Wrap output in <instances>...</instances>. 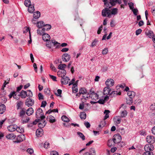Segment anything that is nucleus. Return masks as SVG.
Here are the masks:
<instances>
[{
	"label": "nucleus",
	"instance_id": "obj_1",
	"mask_svg": "<svg viewBox=\"0 0 155 155\" xmlns=\"http://www.w3.org/2000/svg\"><path fill=\"white\" fill-rule=\"evenodd\" d=\"M105 8L102 11V15L103 17H107L109 18L111 17V10H110L108 6H104Z\"/></svg>",
	"mask_w": 155,
	"mask_h": 155
},
{
	"label": "nucleus",
	"instance_id": "obj_2",
	"mask_svg": "<svg viewBox=\"0 0 155 155\" xmlns=\"http://www.w3.org/2000/svg\"><path fill=\"white\" fill-rule=\"evenodd\" d=\"M103 1L104 2V6H108L109 8L115 6L117 3L116 0H110L109 2L107 0H103Z\"/></svg>",
	"mask_w": 155,
	"mask_h": 155
},
{
	"label": "nucleus",
	"instance_id": "obj_3",
	"mask_svg": "<svg viewBox=\"0 0 155 155\" xmlns=\"http://www.w3.org/2000/svg\"><path fill=\"white\" fill-rule=\"evenodd\" d=\"M36 116L37 118H40L41 119H43L45 118V116L43 115V113L41 108H38L36 111Z\"/></svg>",
	"mask_w": 155,
	"mask_h": 155
},
{
	"label": "nucleus",
	"instance_id": "obj_4",
	"mask_svg": "<svg viewBox=\"0 0 155 155\" xmlns=\"http://www.w3.org/2000/svg\"><path fill=\"white\" fill-rule=\"evenodd\" d=\"M121 140V137L119 134H115L113 137L112 140L114 143H120Z\"/></svg>",
	"mask_w": 155,
	"mask_h": 155
},
{
	"label": "nucleus",
	"instance_id": "obj_5",
	"mask_svg": "<svg viewBox=\"0 0 155 155\" xmlns=\"http://www.w3.org/2000/svg\"><path fill=\"white\" fill-rule=\"evenodd\" d=\"M51 43L53 44L54 45H55L57 47L59 46L60 45V43L56 41L55 40H51V41L47 42L46 45V46L49 49H50L51 48Z\"/></svg>",
	"mask_w": 155,
	"mask_h": 155
},
{
	"label": "nucleus",
	"instance_id": "obj_6",
	"mask_svg": "<svg viewBox=\"0 0 155 155\" xmlns=\"http://www.w3.org/2000/svg\"><path fill=\"white\" fill-rule=\"evenodd\" d=\"M16 140L13 141L14 143H20L25 140V136L23 134H20L16 137Z\"/></svg>",
	"mask_w": 155,
	"mask_h": 155
},
{
	"label": "nucleus",
	"instance_id": "obj_7",
	"mask_svg": "<svg viewBox=\"0 0 155 155\" xmlns=\"http://www.w3.org/2000/svg\"><path fill=\"white\" fill-rule=\"evenodd\" d=\"M88 94H90L89 97L92 99L95 100L98 98V94L94 92V91H92V89L89 90Z\"/></svg>",
	"mask_w": 155,
	"mask_h": 155
},
{
	"label": "nucleus",
	"instance_id": "obj_8",
	"mask_svg": "<svg viewBox=\"0 0 155 155\" xmlns=\"http://www.w3.org/2000/svg\"><path fill=\"white\" fill-rule=\"evenodd\" d=\"M62 60L65 62L69 61L71 58L70 55L67 53H64L63 54L61 57Z\"/></svg>",
	"mask_w": 155,
	"mask_h": 155
},
{
	"label": "nucleus",
	"instance_id": "obj_9",
	"mask_svg": "<svg viewBox=\"0 0 155 155\" xmlns=\"http://www.w3.org/2000/svg\"><path fill=\"white\" fill-rule=\"evenodd\" d=\"M70 81V79L68 77L66 76H64L61 78V82L62 84H67Z\"/></svg>",
	"mask_w": 155,
	"mask_h": 155
},
{
	"label": "nucleus",
	"instance_id": "obj_10",
	"mask_svg": "<svg viewBox=\"0 0 155 155\" xmlns=\"http://www.w3.org/2000/svg\"><path fill=\"white\" fill-rule=\"evenodd\" d=\"M34 101L31 98H27L25 101V105L28 107L31 106L34 104Z\"/></svg>",
	"mask_w": 155,
	"mask_h": 155
},
{
	"label": "nucleus",
	"instance_id": "obj_11",
	"mask_svg": "<svg viewBox=\"0 0 155 155\" xmlns=\"http://www.w3.org/2000/svg\"><path fill=\"white\" fill-rule=\"evenodd\" d=\"M114 84V80L111 79H108L105 82L106 85L107 87H111Z\"/></svg>",
	"mask_w": 155,
	"mask_h": 155
},
{
	"label": "nucleus",
	"instance_id": "obj_12",
	"mask_svg": "<svg viewBox=\"0 0 155 155\" xmlns=\"http://www.w3.org/2000/svg\"><path fill=\"white\" fill-rule=\"evenodd\" d=\"M153 145L151 144L146 145L144 147V150L146 151H152L153 150Z\"/></svg>",
	"mask_w": 155,
	"mask_h": 155
},
{
	"label": "nucleus",
	"instance_id": "obj_13",
	"mask_svg": "<svg viewBox=\"0 0 155 155\" xmlns=\"http://www.w3.org/2000/svg\"><path fill=\"white\" fill-rule=\"evenodd\" d=\"M146 140L148 143H153L155 141L154 137L153 136H148L147 137Z\"/></svg>",
	"mask_w": 155,
	"mask_h": 155
},
{
	"label": "nucleus",
	"instance_id": "obj_14",
	"mask_svg": "<svg viewBox=\"0 0 155 155\" xmlns=\"http://www.w3.org/2000/svg\"><path fill=\"white\" fill-rule=\"evenodd\" d=\"M7 128L9 131L13 132L16 130L17 125L15 124L10 125Z\"/></svg>",
	"mask_w": 155,
	"mask_h": 155
},
{
	"label": "nucleus",
	"instance_id": "obj_15",
	"mask_svg": "<svg viewBox=\"0 0 155 155\" xmlns=\"http://www.w3.org/2000/svg\"><path fill=\"white\" fill-rule=\"evenodd\" d=\"M66 74V71L64 69L59 71L57 72L58 75V76L61 78L65 76Z\"/></svg>",
	"mask_w": 155,
	"mask_h": 155
},
{
	"label": "nucleus",
	"instance_id": "obj_16",
	"mask_svg": "<svg viewBox=\"0 0 155 155\" xmlns=\"http://www.w3.org/2000/svg\"><path fill=\"white\" fill-rule=\"evenodd\" d=\"M39 123L38 124V127L40 128L44 127L46 125V122L45 121L42 119L40 120Z\"/></svg>",
	"mask_w": 155,
	"mask_h": 155
},
{
	"label": "nucleus",
	"instance_id": "obj_17",
	"mask_svg": "<svg viewBox=\"0 0 155 155\" xmlns=\"http://www.w3.org/2000/svg\"><path fill=\"white\" fill-rule=\"evenodd\" d=\"M111 91V89L109 87H105L103 90V94L104 95H107L110 93V92Z\"/></svg>",
	"mask_w": 155,
	"mask_h": 155
},
{
	"label": "nucleus",
	"instance_id": "obj_18",
	"mask_svg": "<svg viewBox=\"0 0 155 155\" xmlns=\"http://www.w3.org/2000/svg\"><path fill=\"white\" fill-rule=\"evenodd\" d=\"M43 40L45 41H48L50 39V36L47 33H44L42 35Z\"/></svg>",
	"mask_w": 155,
	"mask_h": 155
},
{
	"label": "nucleus",
	"instance_id": "obj_19",
	"mask_svg": "<svg viewBox=\"0 0 155 155\" xmlns=\"http://www.w3.org/2000/svg\"><path fill=\"white\" fill-rule=\"evenodd\" d=\"M18 96L17 95L16 92L15 91L11 92L8 95L9 98H11L13 97L16 100H18V97H19V95H18Z\"/></svg>",
	"mask_w": 155,
	"mask_h": 155
},
{
	"label": "nucleus",
	"instance_id": "obj_20",
	"mask_svg": "<svg viewBox=\"0 0 155 155\" xmlns=\"http://www.w3.org/2000/svg\"><path fill=\"white\" fill-rule=\"evenodd\" d=\"M43 130L42 129H38L36 131V135L38 137H41L43 134Z\"/></svg>",
	"mask_w": 155,
	"mask_h": 155
},
{
	"label": "nucleus",
	"instance_id": "obj_21",
	"mask_svg": "<svg viewBox=\"0 0 155 155\" xmlns=\"http://www.w3.org/2000/svg\"><path fill=\"white\" fill-rule=\"evenodd\" d=\"M26 110L24 108H22L21 109L19 113V116L21 118L23 117L25 115Z\"/></svg>",
	"mask_w": 155,
	"mask_h": 155
},
{
	"label": "nucleus",
	"instance_id": "obj_22",
	"mask_svg": "<svg viewBox=\"0 0 155 155\" xmlns=\"http://www.w3.org/2000/svg\"><path fill=\"white\" fill-rule=\"evenodd\" d=\"M121 93L120 92H118L117 91H114L109 94V96L111 97H113L117 95H120Z\"/></svg>",
	"mask_w": 155,
	"mask_h": 155
},
{
	"label": "nucleus",
	"instance_id": "obj_23",
	"mask_svg": "<svg viewBox=\"0 0 155 155\" xmlns=\"http://www.w3.org/2000/svg\"><path fill=\"white\" fill-rule=\"evenodd\" d=\"M16 136L13 133L8 134L6 136V137L9 140L14 139L16 138Z\"/></svg>",
	"mask_w": 155,
	"mask_h": 155
},
{
	"label": "nucleus",
	"instance_id": "obj_24",
	"mask_svg": "<svg viewBox=\"0 0 155 155\" xmlns=\"http://www.w3.org/2000/svg\"><path fill=\"white\" fill-rule=\"evenodd\" d=\"M44 27L41 29L42 31L44 33V31H48L50 30L51 28V25L48 24L45 25L44 26Z\"/></svg>",
	"mask_w": 155,
	"mask_h": 155
},
{
	"label": "nucleus",
	"instance_id": "obj_25",
	"mask_svg": "<svg viewBox=\"0 0 155 155\" xmlns=\"http://www.w3.org/2000/svg\"><path fill=\"white\" fill-rule=\"evenodd\" d=\"M34 112V110L32 108L30 107L26 110V113L28 116H30Z\"/></svg>",
	"mask_w": 155,
	"mask_h": 155
},
{
	"label": "nucleus",
	"instance_id": "obj_26",
	"mask_svg": "<svg viewBox=\"0 0 155 155\" xmlns=\"http://www.w3.org/2000/svg\"><path fill=\"white\" fill-rule=\"evenodd\" d=\"M6 107L5 105L2 104L0 105V114H2L5 112L6 110Z\"/></svg>",
	"mask_w": 155,
	"mask_h": 155
},
{
	"label": "nucleus",
	"instance_id": "obj_27",
	"mask_svg": "<svg viewBox=\"0 0 155 155\" xmlns=\"http://www.w3.org/2000/svg\"><path fill=\"white\" fill-rule=\"evenodd\" d=\"M127 95L130 98H133L135 96V93L133 91H129L127 93Z\"/></svg>",
	"mask_w": 155,
	"mask_h": 155
},
{
	"label": "nucleus",
	"instance_id": "obj_28",
	"mask_svg": "<svg viewBox=\"0 0 155 155\" xmlns=\"http://www.w3.org/2000/svg\"><path fill=\"white\" fill-rule=\"evenodd\" d=\"M27 91L22 90L20 93V95L21 98H24L27 97Z\"/></svg>",
	"mask_w": 155,
	"mask_h": 155
},
{
	"label": "nucleus",
	"instance_id": "obj_29",
	"mask_svg": "<svg viewBox=\"0 0 155 155\" xmlns=\"http://www.w3.org/2000/svg\"><path fill=\"white\" fill-rule=\"evenodd\" d=\"M41 15V14L40 12L37 11L34 13L33 17L35 19H38L40 17Z\"/></svg>",
	"mask_w": 155,
	"mask_h": 155
},
{
	"label": "nucleus",
	"instance_id": "obj_30",
	"mask_svg": "<svg viewBox=\"0 0 155 155\" xmlns=\"http://www.w3.org/2000/svg\"><path fill=\"white\" fill-rule=\"evenodd\" d=\"M47 120H49V121L51 123L54 122L56 121L54 117L51 115H49V116H48L47 117Z\"/></svg>",
	"mask_w": 155,
	"mask_h": 155
},
{
	"label": "nucleus",
	"instance_id": "obj_31",
	"mask_svg": "<svg viewBox=\"0 0 155 155\" xmlns=\"http://www.w3.org/2000/svg\"><path fill=\"white\" fill-rule=\"evenodd\" d=\"M146 34L150 38H152L154 36L153 31H149L147 32H146Z\"/></svg>",
	"mask_w": 155,
	"mask_h": 155
},
{
	"label": "nucleus",
	"instance_id": "obj_32",
	"mask_svg": "<svg viewBox=\"0 0 155 155\" xmlns=\"http://www.w3.org/2000/svg\"><path fill=\"white\" fill-rule=\"evenodd\" d=\"M23 102L21 101H18L17 103V110L21 109V107L23 105Z\"/></svg>",
	"mask_w": 155,
	"mask_h": 155
},
{
	"label": "nucleus",
	"instance_id": "obj_33",
	"mask_svg": "<svg viewBox=\"0 0 155 155\" xmlns=\"http://www.w3.org/2000/svg\"><path fill=\"white\" fill-rule=\"evenodd\" d=\"M29 118L28 117H24L22 118V123L23 124L27 123L29 121Z\"/></svg>",
	"mask_w": 155,
	"mask_h": 155
},
{
	"label": "nucleus",
	"instance_id": "obj_34",
	"mask_svg": "<svg viewBox=\"0 0 155 155\" xmlns=\"http://www.w3.org/2000/svg\"><path fill=\"white\" fill-rule=\"evenodd\" d=\"M106 124V122L105 120H103L101 121L100 124L98 125V127L99 128H102L104 127Z\"/></svg>",
	"mask_w": 155,
	"mask_h": 155
},
{
	"label": "nucleus",
	"instance_id": "obj_35",
	"mask_svg": "<svg viewBox=\"0 0 155 155\" xmlns=\"http://www.w3.org/2000/svg\"><path fill=\"white\" fill-rule=\"evenodd\" d=\"M127 114V112L126 110L122 111L120 114V117L122 118L126 117Z\"/></svg>",
	"mask_w": 155,
	"mask_h": 155
},
{
	"label": "nucleus",
	"instance_id": "obj_36",
	"mask_svg": "<svg viewBox=\"0 0 155 155\" xmlns=\"http://www.w3.org/2000/svg\"><path fill=\"white\" fill-rule=\"evenodd\" d=\"M109 113L110 111L109 110H105L104 113L105 114V115L104 116V120H105L107 119L109 117V115L108 114Z\"/></svg>",
	"mask_w": 155,
	"mask_h": 155
},
{
	"label": "nucleus",
	"instance_id": "obj_37",
	"mask_svg": "<svg viewBox=\"0 0 155 155\" xmlns=\"http://www.w3.org/2000/svg\"><path fill=\"white\" fill-rule=\"evenodd\" d=\"M117 11L118 9L116 8H114L112 9L111 11L110 12L111 15H115L117 14L118 12Z\"/></svg>",
	"mask_w": 155,
	"mask_h": 155
},
{
	"label": "nucleus",
	"instance_id": "obj_38",
	"mask_svg": "<svg viewBox=\"0 0 155 155\" xmlns=\"http://www.w3.org/2000/svg\"><path fill=\"white\" fill-rule=\"evenodd\" d=\"M79 93L81 94H86L87 93V91L85 88H81L79 91Z\"/></svg>",
	"mask_w": 155,
	"mask_h": 155
},
{
	"label": "nucleus",
	"instance_id": "obj_39",
	"mask_svg": "<svg viewBox=\"0 0 155 155\" xmlns=\"http://www.w3.org/2000/svg\"><path fill=\"white\" fill-rule=\"evenodd\" d=\"M45 25L44 24L43 21H42L37 22V26L39 28H41L42 26H43Z\"/></svg>",
	"mask_w": 155,
	"mask_h": 155
},
{
	"label": "nucleus",
	"instance_id": "obj_40",
	"mask_svg": "<svg viewBox=\"0 0 155 155\" xmlns=\"http://www.w3.org/2000/svg\"><path fill=\"white\" fill-rule=\"evenodd\" d=\"M61 119L62 121L65 122H68L70 121L69 118L65 115L61 117Z\"/></svg>",
	"mask_w": 155,
	"mask_h": 155
},
{
	"label": "nucleus",
	"instance_id": "obj_41",
	"mask_svg": "<svg viewBox=\"0 0 155 155\" xmlns=\"http://www.w3.org/2000/svg\"><path fill=\"white\" fill-rule=\"evenodd\" d=\"M24 4L26 7H29L31 5L30 0H25L24 2Z\"/></svg>",
	"mask_w": 155,
	"mask_h": 155
},
{
	"label": "nucleus",
	"instance_id": "obj_42",
	"mask_svg": "<svg viewBox=\"0 0 155 155\" xmlns=\"http://www.w3.org/2000/svg\"><path fill=\"white\" fill-rule=\"evenodd\" d=\"M28 10L29 12L32 13L35 10L34 6H32L31 5L30 6L28 7Z\"/></svg>",
	"mask_w": 155,
	"mask_h": 155
},
{
	"label": "nucleus",
	"instance_id": "obj_43",
	"mask_svg": "<svg viewBox=\"0 0 155 155\" xmlns=\"http://www.w3.org/2000/svg\"><path fill=\"white\" fill-rule=\"evenodd\" d=\"M16 130L18 132L20 133H22L24 132V128L22 127H18L17 126V129Z\"/></svg>",
	"mask_w": 155,
	"mask_h": 155
},
{
	"label": "nucleus",
	"instance_id": "obj_44",
	"mask_svg": "<svg viewBox=\"0 0 155 155\" xmlns=\"http://www.w3.org/2000/svg\"><path fill=\"white\" fill-rule=\"evenodd\" d=\"M114 143L113 142V140H112L111 139L109 140H108L107 142V145L108 147H111L112 146H113L114 145Z\"/></svg>",
	"mask_w": 155,
	"mask_h": 155
},
{
	"label": "nucleus",
	"instance_id": "obj_45",
	"mask_svg": "<svg viewBox=\"0 0 155 155\" xmlns=\"http://www.w3.org/2000/svg\"><path fill=\"white\" fill-rule=\"evenodd\" d=\"M80 117L81 119H85L86 117V114L85 112H82L81 113Z\"/></svg>",
	"mask_w": 155,
	"mask_h": 155
},
{
	"label": "nucleus",
	"instance_id": "obj_46",
	"mask_svg": "<svg viewBox=\"0 0 155 155\" xmlns=\"http://www.w3.org/2000/svg\"><path fill=\"white\" fill-rule=\"evenodd\" d=\"M77 134L83 140H85V137L82 133L80 132H78L77 133Z\"/></svg>",
	"mask_w": 155,
	"mask_h": 155
},
{
	"label": "nucleus",
	"instance_id": "obj_47",
	"mask_svg": "<svg viewBox=\"0 0 155 155\" xmlns=\"http://www.w3.org/2000/svg\"><path fill=\"white\" fill-rule=\"evenodd\" d=\"M27 97L29 98L31 97L32 96L33 94L32 92L30 90H28L27 91Z\"/></svg>",
	"mask_w": 155,
	"mask_h": 155
},
{
	"label": "nucleus",
	"instance_id": "obj_48",
	"mask_svg": "<svg viewBox=\"0 0 155 155\" xmlns=\"http://www.w3.org/2000/svg\"><path fill=\"white\" fill-rule=\"evenodd\" d=\"M126 103L127 104L130 105L132 104L133 103V98L129 97L128 99H127Z\"/></svg>",
	"mask_w": 155,
	"mask_h": 155
},
{
	"label": "nucleus",
	"instance_id": "obj_49",
	"mask_svg": "<svg viewBox=\"0 0 155 155\" xmlns=\"http://www.w3.org/2000/svg\"><path fill=\"white\" fill-rule=\"evenodd\" d=\"M66 65L65 64H59L58 67V68L61 70H63L66 67Z\"/></svg>",
	"mask_w": 155,
	"mask_h": 155
},
{
	"label": "nucleus",
	"instance_id": "obj_50",
	"mask_svg": "<svg viewBox=\"0 0 155 155\" xmlns=\"http://www.w3.org/2000/svg\"><path fill=\"white\" fill-rule=\"evenodd\" d=\"M89 153H91V155H95V152L94 148H91L89 151Z\"/></svg>",
	"mask_w": 155,
	"mask_h": 155
},
{
	"label": "nucleus",
	"instance_id": "obj_51",
	"mask_svg": "<svg viewBox=\"0 0 155 155\" xmlns=\"http://www.w3.org/2000/svg\"><path fill=\"white\" fill-rule=\"evenodd\" d=\"M98 42V41L96 39H95L92 42L91 46L93 47L95 46L97 44V43Z\"/></svg>",
	"mask_w": 155,
	"mask_h": 155
},
{
	"label": "nucleus",
	"instance_id": "obj_52",
	"mask_svg": "<svg viewBox=\"0 0 155 155\" xmlns=\"http://www.w3.org/2000/svg\"><path fill=\"white\" fill-rule=\"evenodd\" d=\"M108 51V48H105L103 50L102 52V54L103 55L106 54H107Z\"/></svg>",
	"mask_w": 155,
	"mask_h": 155
},
{
	"label": "nucleus",
	"instance_id": "obj_53",
	"mask_svg": "<svg viewBox=\"0 0 155 155\" xmlns=\"http://www.w3.org/2000/svg\"><path fill=\"white\" fill-rule=\"evenodd\" d=\"M44 92L47 95H50V91L48 89V88H46L45 89Z\"/></svg>",
	"mask_w": 155,
	"mask_h": 155
},
{
	"label": "nucleus",
	"instance_id": "obj_54",
	"mask_svg": "<svg viewBox=\"0 0 155 155\" xmlns=\"http://www.w3.org/2000/svg\"><path fill=\"white\" fill-rule=\"evenodd\" d=\"M38 99L40 100H41L44 99L43 95L41 93H39L38 94Z\"/></svg>",
	"mask_w": 155,
	"mask_h": 155
},
{
	"label": "nucleus",
	"instance_id": "obj_55",
	"mask_svg": "<svg viewBox=\"0 0 155 155\" xmlns=\"http://www.w3.org/2000/svg\"><path fill=\"white\" fill-rule=\"evenodd\" d=\"M134 15H137L138 14V10L137 8H133V9H132Z\"/></svg>",
	"mask_w": 155,
	"mask_h": 155
},
{
	"label": "nucleus",
	"instance_id": "obj_56",
	"mask_svg": "<svg viewBox=\"0 0 155 155\" xmlns=\"http://www.w3.org/2000/svg\"><path fill=\"white\" fill-rule=\"evenodd\" d=\"M143 155H153V153L150 151H146L143 153Z\"/></svg>",
	"mask_w": 155,
	"mask_h": 155
},
{
	"label": "nucleus",
	"instance_id": "obj_57",
	"mask_svg": "<svg viewBox=\"0 0 155 155\" xmlns=\"http://www.w3.org/2000/svg\"><path fill=\"white\" fill-rule=\"evenodd\" d=\"M142 30L141 29H139L137 30L136 31V35H137L140 34L142 32Z\"/></svg>",
	"mask_w": 155,
	"mask_h": 155
},
{
	"label": "nucleus",
	"instance_id": "obj_58",
	"mask_svg": "<svg viewBox=\"0 0 155 155\" xmlns=\"http://www.w3.org/2000/svg\"><path fill=\"white\" fill-rule=\"evenodd\" d=\"M129 7L131 9H133L134 8V4L132 2H130L128 3Z\"/></svg>",
	"mask_w": 155,
	"mask_h": 155
},
{
	"label": "nucleus",
	"instance_id": "obj_59",
	"mask_svg": "<svg viewBox=\"0 0 155 155\" xmlns=\"http://www.w3.org/2000/svg\"><path fill=\"white\" fill-rule=\"evenodd\" d=\"M47 104V102L45 101H43L42 102L41 107H45Z\"/></svg>",
	"mask_w": 155,
	"mask_h": 155
},
{
	"label": "nucleus",
	"instance_id": "obj_60",
	"mask_svg": "<svg viewBox=\"0 0 155 155\" xmlns=\"http://www.w3.org/2000/svg\"><path fill=\"white\" fill-rule=\"evenodd\" d=\"M37 31L38 34H39V35H43V34H44V33L42 31L41 29H38L37 30Z\"/></svg>",
	"mask_w": 155,
	"mask_h": 155
},
{
	"label": "nucleus",
	"instance_id": "obj_61",
	"mask_svg": "<svg viewBox=\"0 0 155 155\" xmlns=\"http://www.w3.org/2000/svg\"><path fill=\"white\" fill-rule=\"evenodd\" d=\"M27 151L30 154H32L34 152L33 150L31 148H28L27 150Z\"/></svg>",
	"mask_w": 155,
	"mask_h": 155
},
{
	"label": "nucleus",
	"instance_id": "obj_62",
	"mask_svg": "<svg viewBox=\"0 0 155 155\" xmlns=\"http://www.w3.org/2000/svg\"><path fill=\"white\" fill-rule=\"evenodd\" d=\"M50 67L52 71H56V68L52 64H50Z\"/></svg>",
	"mask_w": 155,
	"mask_h": 155
},
{
	"label": "nucleus",
	"instance_id": "obj_63",
	"mask_svg": "<svg viewBox=\"0 0 155 155\" xmlns=\"http://www.w3.org/2000/svg\"><path fill=\"white\" fill-rule=\"evenodd\" d=\"M50 154L51 155H58V152L55 151H51L50 153Z\"/></svg>",
	"mask_w": 155,
	"mask_h": 155
},
{
	"label": "nucleus",
	"instance_id": "obj_64",
	"mask_svg": "<svg viewBox=\"0 0 155 155\" xmlns=\"http://www.w3.org/2000/svg\"><path fill=\"white\" fill-rule=\"evenodd\" d=\"M114 120L115 121L117 124H119L120 123L121 121V120L120 119H119L118 118L115 119H114Z\"/></svg>",
	"mask_w": 155,
	"mask_h": 155
}]
</instances>
